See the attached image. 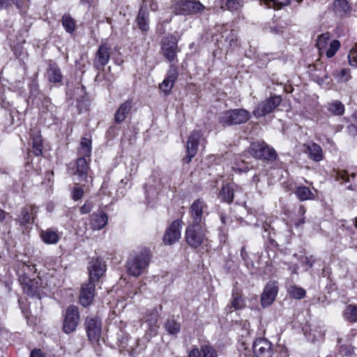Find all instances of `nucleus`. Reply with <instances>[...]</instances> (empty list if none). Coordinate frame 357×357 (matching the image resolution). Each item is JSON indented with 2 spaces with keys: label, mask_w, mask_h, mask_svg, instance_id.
<instances>
[{
  "label": "nucleus",
  "mask_w": 357,
  "mask_h": 357,
  "mask_svg": "<svg viewBox=\"0 0 357 357\" xmlns=\"http://www.w3.org/2000/svg\"><path fill=\"white\" fill-rule=\"evenodd\" d=\"M150 255L148 250H144L130 257L127 261V269L130 275L138 277L149 266Z\"/></svg>",
  "instance_id": "1"
},
{
  "label": "nucleus",
  "mask_w": 357,
  "mask_h": 357,
  "mask_svg": "<svg viewBox=\"0 0 357 357\" xmlns=\"http://www.w3.org/2000/svg\"><path fill=\"white\" fill-rule=\"evenodd\" d=\"M250 118V112L244 109H229L222 112L218 121L224 126L239 125L247 122Z\"/></svg>",
  "instance_id": "2"
},
{
  "label": "nucleus",
  "mask_w": 357,
  "mask_h": 357,
  "mask_svg": "<svg viewBox=\"0 0 357 357\" xmlns=\"http://www.w3.org/2000/svg\"><path fill=\"white\" fill-rule=\"evenodd\" d=\"M172 10L175 15H197L206 9V7L197 0H179L172 5Z\"/></svg>",
  "instance_id": "3"
},
{
  "label": "nucleus",
  "mask_w": 357,
  "mask_h": 357,
  "mask_svg": "<svg viewBox=\"0 0 357 357\" xmlns=\"http://www.w3.org/2000/svg\"><path fill=\"white\" fill-rule=\"evenodd\" d=\"M208 206L202 199L195 200L190 207L188 225H205V218L208 215Z\"/></svg>",
  "instance_id": "4"
},
{
  "label": "nucleus",
  "mask_w": 357,
  "mask_h": 357,
  "mask_svg": "<svg viewBox=\"0 0 357 357\" xmlns=\"http://www.w3.org/2000/svg\"><path fill=\"white\" fill-rule=\"evenodd\" d=\"M205 225H188L185 234L186 243L192 248H197L206 241Z\"/></svg>",
  "instance_id": "5"
},
{
  "label": "nucleus",
  "mask_w": 357,
  "mask_h": 357,
  "mask_svg": "<svg viewBox=\"0 0 357 357\" xmlns=\"http://www.w3.org/2000/svg\"><path fill=\"white\" fill-rule=\"evenodd\" d=\"M249 149L250 153L257 159L273 160L277 156L275 150L264 141H257L251 143Z\"/></svg>",
  "instance_id": "6"
},
{
  "label": "nucleus",
  "mask_w": 357,
  "mask_h": 357,
  "mask_svg": "<svg viewBox=\"0 0 357 357\" xmlns=\"http://www.w3.org/2000/svg\"><path fill=\"white\" fill-rule=\"evenodd\" d=\"M281 102L282 98L280 96H272L261 101L252 111V114L256 118L265 116L273 112Z\"/></svg>",
  "instance_id": "7"
},
{
  "label": "nucleus",
  "mask_w": 357,
  "mask_h": 357,
  "mask_svg": "<svg viewBox=\"0 0 357 357\" xmlns=\"http://www.w3.org/2000/svg\"><path fill=\"white\" fill-rule=\"evenodd\" d=\"M149 8L153 11H155L158 9V4L155 0H142V6L137 18L138 26L142 31H146L149 28Z\"/></svg>",
  "instance_id": "8"
},
{
  "label": "nucleus",
  "mask_w": 357,
  "mask_h": 357,
  "mask_svg": "<svg viewBox=\"0 0 357 357\" xmlns=\"http://www.w3.org/2000/svg\"><path fill=\"white\" fill-rule=\"evenodd\" d=\"M202 141H204L202 131L195 130L190 132L187 142V155L183 158L185 162L189 163L196 155L198 146Z\"/></svg>",
  "instance_id": "9"
},
{
  "label": "nucleus",
  "mask_w": 357,
  "mask_h": 357,
  "mask_svg": "<svg viewBox=\"0 0 357 357\" xmlns=\"http://www.w3.org/2000/svg\"><path fill=\"white\" fill-rule=\"evenodd\" d=\"M79 321V313L78 307L75 305H70L66 312L63 331L66 334H70L75 331Z\"/></svg>",
  "instance_id": "10"
},
{
  "label": "nucleus",
  "mask_w": 357,
  "mask_h": 357,
  "mask_svg": "<svg viewBox=\"0 0 357 357\" xmlns=\"http://www.w3.org/2000/svg\"><path fill=\"white\" fill-rule=\"evenodd\" d=\"M252 349L256 357H272L273 354L271 342L264 338L257 339L253 344Z\"/></svg>",
  "instance_id": "11"
},
{
  "label": "nucleus",
  "mask_w": 357,
  "mask_h": 357,
  "mask_svg": "<svg viewBox=\"0 0 357 357\" xmlns=\"http://www.w3.org/2000/svg\"><path fill=\"white\" fill-rule=\"evenodd\" d=\"M88 270L89 275V281L94 283L104 275L106 271V265L101 259H92L89 264Z\"/></svg>",
  "instance_id": "12"
},
{
  "label": "nucleus",
  "mask_w": 357,
  "mask_h": 357,
  "mask_svg": "<svg viewBox=\"0 0 357 357\" xmlns=\"http://www.w3.org/2000/svg\"><path fill=\"white\" fill-rule=\"evenodd\" d=\"M111 55V47L107 44L100 45L93 59V66L97 70L103 68L109 62Z\"/></svg>",
  "instance_id": "13"
},
{
  "label": "nucleus",
  "mask_w": 357,
  "mask_h": 357,
  "mask_svg": "<svg viewBox=\"0 0 357 357\" xmlns=\"http://www.w3.org/2000/svg\"><path fill=\"white\" fill-rule=\"evenodd\" d=\"M162 51L164 56L168 61H174L176 57L178 51L176 38L172 36L165 38L162 41Z\"/></svg>",
  "instance_id": "14"
},
{
  "label": "nucleus",
  "mask_w": 357,
  "mask_h": 357,
  "mask_svg": "<svg viewBox=\"0 0 357 357\" xmlns=\"http://www.w3.org/2000/svg\"><path fill=\"white\" fill-rule=\"evenodd\" d=\"M88 337L91 342H98L101 334V322L98 318L87 317L85 322Z\"/></svg>",
  "instance_id": "15"
},
{
  "label": "nucleus",
  "mask_w": 357,
  "mask_h": 357,
  "mask_svg": "<svg viewBox=\"0 0 357 357\" xmlns=\"http://www.w3.org/2000/svg\"><path fill=\"white\" fill-rule=\"evenodd\" d=\"M181 238V223L179 220H174L166 230L163 242L165 245H172Z\"/></svg>",
  "instance_id": "16"
},
{
  "label": "nucleus",
  "mask_w": 357,
  "mask_h": 357,
  "mask_svg": "<svg viewBox=\"0 0 357 357\" xmlns=\"http://www.w3.org/2000/svg\"><path fill=\"white\" fill-rule=\"evenodd\" d=\"M278 286L275 282H268L264 287L261 297V303L263 307L271 305L278 294Z\"/></svg>",
  "instance_id": "17"
},
{
  "label": "nucleus",
  "mask_w": 357,
  "mask_h": 357,
  "mask_svg": "<svg viewBox=\"0 0 357 357\" xmlns=\"http://www.w3.org/2000/svg\"><path fill=\"white\" fill-rule=\"evenodd\" d=\"M178 72L177 67L174 65H171L168 70L167 77L160 84V89L165 93V95L169 94L176 80L178 78Z\"/></svg>",
  "instance_id": "18"
},
{
  "label": "nucleus",
  "mask_w": 357,
  "mask_h": 357,
  "mask_svg": "<svg viewBox=\"0 0 357 357\" xmlns=\"http://www.w3.org/2000/svg\"><path fill=\"white\" fill-rule=\"evenodd\" d=\"M95 284L93 282L89 281L84 284L80 290L79 302L84 307L90 305L94 298Z\"/></svg>",
  "instance_id": "19"
},
{
  "label": "nucleus",
  "mask_w": 357,
  "mask_h": 357,
  "mask_svg": "<svg viewBox=\"0 0 357 357\" xmlns=\"http://www.w3.org/2000/svg\"><path fill=\"white\" fill-rule=\"evenodd\" d=\"M303 146L304 147V153L307 155L310 160L318 162L324 159L323 150L319 144L310 142L304 144Z\"/></svg>",
  "instance_id": "20"
},
{
  "label": "nucleus",
  "mask_w": 357,
  "mask_h": 357,
  "mask_svg": "<svg viewBox=\"0 0 357 357\" xmlns=\"http://www.w3.org/2000/svg\"><path fill=\"white\" fill-rule=\"evenodd\" d=\"M108 217L102 211L94 212L90 216V226L93 230H100L107 225Z\"/></svg>",
  "instance_id": "21"
},
{
  "label": "nucleus",
  "mask_w": 357,
  "mask_h": 357,
  "mask_svg": "<svg viewBox=\"0 0 357 357\" xmlns=\"http://www.w3.org/2000/svg\"><path fill=\"white\" fill-rule=\"evenodd\" d=\"M37 213V208L35 206H26L22 208L20 215L16 219V222L22 225H26L33 220Z\"/></svg>",
  "instance_id": "22"
},
{
  "label": "nucleus",
  "mask_w": 357,
  "mask_h": 357,
  "mask_svg": "<svg viewBox=\"0 0 357 357\" xmlns=\"http://www.w3.org/2000/svg\"><path fill=\"white\" fill-rule=\"evenodd\" d=\"M132 106V100H127L122 103L114 114V121L116 123H122L130 113Z\"/></svg>",
  "instance_id": "23"
},
{
  "label": "nucleus",
  "mask_w": 357,
  "mask_h": 357,
  "mask_svg": "<svg viewBox=\"0 0 357 357\" xmlns=\"http://www.w3.org/2000/svg\"><path fill=\"white\" fill-rule=\"evenodd\" d=\"M146 322L148 325V329L146 331L145 335L146 337H151L157 335L158 329L159 328L158 325V314L155 312H153L150 314Z\"/></svg>",
  "instance_id": "24"
},
{
  "label": "nucleus",
  "mask_w": 357,
  "mask_h": 357,
  "mask_svg": "<svg viewBox=\"0 0 357 357\" xmlns=\"http://www.w3.org/2000/svg\"><path fill=\"white\" fill-rule=\"evenodd\" d=\"M47 74L48 79L51 82L59 83L62 80L63 76L61 70L55 63H50Z\"/></svg>",
  "instance_id": "25"
},
{
  "label": "nucleus",
  "mask_w": 357,
  "mask_h": 357,
  "mask_svg": "<svg viewBox=\"0 0 357 357\" xmlns=\"http://www.w3.org/2000/svg\"><path fill=\"white\" fill-rule=\"evenodd\" d=\"M89 170V165L86 158L84 157H79L77 160V172L76 174L80 178V181H84L87 178V172Z\"/></svg>",
  "instance_id": "26"
},
{
  "label": "nucleus",
  "mask_w": 357,
  "mask_h": 357,
  "mask_svg": "<svg viewBox=\"0 0 357 357\" xmlns=\"http://www.w3.org/2000/svg\"><path fill=\"white\" fill-rule=\"evenodd\" d=\"M40 237L46 244H56L59 241V234L52 229H47L40 232Z\"/></svg>",
  "instance_id": "27"
},
{
  "label": "nucleus",
  "mask_w": 357,
  "mask_h": 357,
  "mask_svg": "<svg viewBox=\"0 0 357 357\" xmlns=\"http://www.w3.org/2000/svg\"><path fill=\"white\" fill-rule=\"evenodd\" d=\"M31 139H32V150L33 153L35 155L39 156L43 153V140L40 134H38V131L36 132V134L31 133Z\"/></svg>",
  "instance_id": "28"
},
{
  "label": "nucleus",
  "mask_w": 357,
  "mask_h": 357,
  "mask_svg": "<svg viewBox=\"0 0 357 357\" xmlns=\"http://www.w3.org/2000/svg\"><path fill=\"white\" fill-rule=\"evenodd\" d=\"M245 305V301L241 296L233 294L232 300L231 301L230 304L227 306L226 310L228 313H231L234 310H238L243 308Z\"/></svg>",
  "instance_id": "29"
},
{
  "label": "nucleus",
  "mask_w": 357,
  "mask_h": 357,
  "mask_svg": "<svg viewBox=\"0 0 357 357\" xmlns=\"http://www.w3.org/2000/svg\"><path fill=\"white\" fill-rule=\"evenodd\" d=\"M23 290L25 294L30 296H36L38 294L39 287L38 282L29 279L23 284Z\"/></svg>",
  "instance_id": "30"
},
{
  "label": "nucleus",
  "mask_w": 357,
  "mask_h": 357,
  "mask_svg": "<svg viewBox=\"0 0 357 357\" xmlns=\"http://www.w3.org/2000/svg\"><path fill=\"white\" fill-rule=\"evenodd\" d=\"M295 194L300 201H305L314 199V195L305 186H299L296 188Z\"/></svg>",
  "instance_id": "31"
},
{
  "label": "nucleus",
  "mask_w": 357,
  "mask_h": 357,
  "mask_svg": "<svg viewBox=\"0 0 357 357\" xmlns=\"http://www.w3.org/2000/svg\"><path fill=\"white\" fill-rule=\"evenodd\" d=\"M167 332L172 335H177L181 330V324L174 318H169L165 324Z\"/></svg>",
  "instance_id": "32"
},
{
  "label": "nucleus",
  "mask_w": 357,
  "mask_h": 357,
  "mask_svg": "<svg viewBox=\"0 0 357 357\" xmlns=\"http://www.w3.org/2000/svg\"><path fill=\"white\" fill-rule=\"evenodd\" d=\"M261 4L265 5L268 8L280 9L289 5L290 0H260Z\"/></svg>",
  "instance_id": "33"
},
{
  "label": "nucleus",
  "mask_w": 357,
  "mask_h": 357,
  "mask_svg": "<svg viewBox=\"0 0 357 357\" xmlns=\"http://www.w3.org/2000/svg\"><path fill=\"white\" fill-rule=\"evenodd\" d=\"M330 39L331 36L328 32L322 33L318 36L316 45L319 50L320 54H322L323 52L326 50Z\"/></svg>",
  "instance_id": "34"
},
{
  "label": "nucleus",
  "mask_w": 357,
  "mask_h": 357,
  "mask_svg": "<svg viewBox=\"0 0 357 357\" xmlns=\"http://www.w3.org/2000/svg\"><path fill=\"white\" fill-rule=\"evenodd\" d=\"M333 75L337 82H346L351 78L350 70L347 68L335 70Z\"/></svg>",
  "instance_id": "35"
},
{
  "label": "nucleus",
  "mask_w": 357,
  "mask_h": 357,
  "mask_svg": "<svg viewBox=\"0 0 357 357\" xmlns=\"http://www.w3.org/2000/svg\"><path fill=\"white\" fill-rule=\"evenodd\" d=\"M222 199L227 203H231L234 199V189L231 185L222 186L220 194Z\"/></svg>",
  "instance_id": "36"
},
{
  "label": "nucleus",
  "mask_w": 357,
  "mask_h": 357,
  "mask_svg": "<svg viewBox=\"0 0 357 357\" xmlns=\"http://www.w3.org/2000/svg\"><path fill=\"white\" fill-rule=\"evenodd\" d=\"M328 110L334 115L341 116L344 112V105L337 100L328 103Z\"/></svg>",
  "instance_id": "37"
},
{
  "label": "nucleus",
  "mask_w": 357,
  "mask_h": 357,
  "mask_svg": "<svg viewBox=\"0 0 357 357\" xmlns=\"http://www.w3.org/2000/svg\"><path fill=\"white\" fill-rule=\"evenodd\" d=\"M287 291L289 295L295 299H301L306 295V291L304 289L296 285L290 286Z\"/></svg>",
  "instance_id": "38"
},
{
  "label": "nucleus",
  "mask_w": 357,
  "mask_h": 357,
  "mask_svg": "<svg viewBox=\"0 0 357 357\" xmlns=\"http://www.w3.org/2000/svg\"><path fill=\"white\" fill-rule=\"evenodd\" d=\"M334 10L340 15L345 14L349 10V6L346 0H335Z\"/></svg>",
  "instance_id": "39"
},
{
  "label": "nucleus",
  "mask_w": 357,
  "mask_h": 357,
  "mask_svg": "<svg viewBox=\"0 0 357 357\" xmlns=\"http://www.w3.org/2000/svg\"><path fill=\"white\" fill-rule=\"evenodd\" d=\"M345 318L351 322L357 321V307L349 305L347 307L344 311Z\"/></svg>",
  "instance_id": "40"
},
{
  "label": "nucleus",
  "mask_w": 357,
  "mask_h": 357,
  "mask_svg": "<svg viewBox=\"0 0 357 357\" xmlns=\"http://www.w3.org/2000/svg\"><path fill=\"white\" fill-rule=\"evenodd\" d=\"M62 24L68 33H72L75 30V21L69 15L66 14L63 16Z\"/></svg>",
  "instance_id": "41"
},
{
  "label": "nucleus",
  "mask_w": 357,
  "mask_h": 357,
  "mask_svg": "<svg viewBox=\"0 0 357 357\" xmlns=\"http://www.w3.org/2000/svg\"><path fill=\"white\" fill-rule=\"evenodd\" d=\"M225 6L230 11L238 10L243 7V0H227Z\"/></svg>",
  "instance_id": "42"
},
{
  "label": "nucleus",
  "mask_w": 357,
  "mask_h": 357,
  "mask_svg": "<svg viewBox=\"0 0 357 357\" xmlns=\"http://www.w3.org/2000/svg\"><path fill=\"white\" fill-rule=\"evenodd\" d=\"M340 47V43L337 40H333L330 43L329 47L326 51L327 58L333 57Z\"/></svg>",
  "instance_id": "43"
},
{
  "label": "nucleus",
  "mask_w": 357,
  "mask_h": 357,
  "mask_svg": "<svg viewBox=\"0 0 357 357\" xmlns=\"http://www.w3.org/2000/svg\"><path fill=\"white\" fill-rule=\"evenodd\" d=\"M201 351L202 357H218L215 349L210 345H202Z\"/></svg>",
  "instance_id": "44"
},
{
  "label": "nucleus",
  "mask_w": 357,
  "mask_h": 357,
  "mask_svg": "<svg viewBox=\"0 0 357 357\" xmlns=\"http://www.w3.org/2000/svg\"><path fill=\"white\" fill-rule=\"evenodd\" d=\"M15 5L18 9H22L23 2L21 0H0V8H6L11 5Z\"/></svg>",
  "instance_id": "45"
},
{
  "label": "nucleus",
  "mask_w": 357,
  "mask_h": 357,
  "mask_svg": "<svg viewBox=\"0 0 357 357\" xmlns=\"http://www.w3.org/2000/svg\"><path fill=\"white\" fill-rule=\"evenodd\" d=\"M313 335V341L321 340L324 337L326 330L324 326H318L315 330L311 331Z\"/></svg>",
  "instance_id": "46"
},
{
  "label": "nucleus",
  "mask_w": 357,
  "mask_h": 357,
  "mask_svg": "<svg viewBox=\"0 0 357 357\" xmlns=\"http://www.w3.org/2000/svg\"><path fill=\"white\" fill-rule=\"evenodd\" d=\"M348 59L350 65L357 68V43L355 46L351 50L348 55Z\"/></svg>",
  "instance_id": "47"
},
{
  "label": "nucleus",
  "mask_w": 357,
  "mask_h": 357,
  "mask_svg": "<svg viewBox=\"0 0 357 357\" xmlns=\"http://www.w3.org/2000/svg\"><path fill=\"white\" fill-rule=\"evenodd\" d=\"M73 199L75 201L80 199L84 195V190L82 186L77 184L72 192Z\"/></svg>",
  "instance_id": "48"
},
{
  "label": "nucleus",
  "mask_w": 357,
  "mask_h": 357,
  "mask_svg": "<svg viewBox=\"0 0 357 357\" xmlns=\"http://www.w3.org/2000/svg\"><path fill=\"white\" fill-rule=\"evenodd\" d=\"M241 257L242 259L243 260L245 265L248 268H250V266H251V267L253 266V263L251 261V260L248 256V254L245 250V248L244 246H243L241 248Z\"/></svg>",
  "instance_id": "49"
},
{
  "label": "nucleus",
  "mask_w": 357,
  "mask_h": 357,
  "mask_svg": "<svg viewBox=\"0 0 357 357\" xmlns=\"http://www.w3.org/2000/svg\"><path fill=\"white\" fill-rule=\"evenodd\" d=\"M335 178L337 181L342 180L343 183L349 181V176L347 172L343 170H337L336 172Z\"/></svg>",
  "instance_id": "50"
},
{
  "label": "nucleus",
  "mask_w": 357,
  "mask_h": 357,
  "mask_svg": "<svg viewBox=\"0 0 357 357\" xmlns=\"http://www.w3.org/2000/svg\"><path fill=\"white\" fill-rule=\"evenodd\" d=\"M91 153V147H80L79 149V157L89 158Z\"/></svg>",
  "instance_id": "51"
},
{
  "label": "nucleus",
  "mask_w": 357,
  "mask_h": 357,
  "mask_svg": "<svg viewBox=\"0 0 357 357\" xmlns=\"http://www.w3.org/2000/svg\"><path fill=\"white\" fill-rule=\"evenodd\" d=\"M93 208V204L90 202H86L81 208L80 212L82 214L89 213Z\"/></svg>",
  "instance_id": "52"
},
{
  "label": "nucleus",
  "mask_w": 357,
  "mask_h": 357,
  "mask_svg": "<svg viewBox=\"0 0 357 357\" xmlns=\"http://www.w3.org/2000/svg\"><path fill=\"white\" fill-rule=\"evenodd\" d=\"M303 264L308 266L310 268L312 267L313 264L315 262V259L313 256H305L303 259Z\"/></svg>",
  "instance_id": "53"
},
{
  "label": "nucleus",
  "mask_w": 357,
  "mask_h": 357,
  "mask_svg": "<svg viewBox=\"0 0 357 357\" xmlns=\"http://www.w3.org/2000/svg\"><path fill=\"white\" fill-rule=\"evenodd\" d=\"M202 357V351L197 347L191 349L188 354V357Z\"/></svg>",
  "instance_id": "54"
},
{
  "label": "nucleus",
  "mask_w": 357,
  "mask_h": 357,
  "mask_svg": "<svg viewBox=\"0 0 357 357\" xmlns=\"http://www.w3.org/2000/svg\"><path fill=\"white\" fill-rule=\"evenodd\" d=\"M42 107L45 108L47 111H52L53 106L51 105L50 98H45L42 103Z\"/></svg>",
  "instance_id": "55"
},
{
  "label": "nucleus",
  "mask_w": 357,
  "mask_h": 357,
  "mask_svg": "<svg viewBox=\"0 0 357 357\" xmlns=\"http://www.w3.org/2000/svg\"><path fill=\"white\" fill-rule=\"evenodd\" d=\"M30 357H45L40 349H34L30 354Z\"/></svg>",
  "instance_id": "56"
},
{
  "label": "nucleus",
  "mask_w": 357,
  "mask_h": 357,
  "mask_svg": "<svg viewBox=\"0 0 357 357\" xmlns=\"http://www.w3.org/2000/svg\"><path fill=\"white\" fill-rule=\"evenodd\" d=\"M91 142L90 139L87 138H83L80 144V147H91Z\"/></svg>",
  "instance_id": "57"
},
{
  "label": "nucleus",
  "mask_w": 357,
  "mask_h": 357,
  "mask_svg": "<svg viewBox=\"0 0 357 357\" xmlns=\"http://www.w3.org/2000/svg\"><path fill=\"white\" fill-rule=\"evenodd\" d=\"M306 212V210H305V208L304 207V206L301 205L299 206V208H298V214L300 215H301L302 217H304V215Z\"/></svg>",
  "instance_id": "58"
},
{
  "label": "nucleus",
  "mask_w": 357,
  "mask_h": 357,
  "mask_svg": "<svg viewBox=\"0 0 357 357\" xmlns=\"http://www.w3.org/2000/svg\"><path fill=\"white\" fill-rule=\"evenodd\" d=\"M95 0H80L81 4H87L90 7Z\"/></svg>",
  "instance_id": "59"
},
{
  "label": "nucleus",
  "mask_w": 357,
  "mask_h": 357,
  "mask_svg": "<svg viewBox=\"0 0 357 357\" xmlns=\"http://www.w3.org/2000/svg\"><path fill=\"white\" fill-rule=\"evenodd\" d=\"M8 213L3 211V209L0 208V221H3Z\"/></svg>",
  "instance_id": "60"
},
{
  "label": "nucleus",
  "mask_w": 357,
  "mask_h": 357,
  "mask_svg": "<svg viewBox=\"0 0 357 357\" xmlns=\"http://www.w3.org/2000/svg\"><path fill=\"white\" fill-rule=\"evenodd\" d=\"M135 164L133 161H132V168L130 169V176H131L132 172L133 173H135L136 171H137V167H135Z\"/></svg>",
  "instance_id": "61"
},
{
  "label": "nucleus",
  "mask_w": 357,
  "mask_h": 357,
  "mask_svg": "<svg viewBox=\"0 0 357 357\" xmlns=\"http://www.w3.org/2000/svg\"><path fill=\"white\" fill-rule=\"evenodd\" d=\"M234 34L231 33V38L230 39V41H229V44H230L231 46L232 45V44H234V45H237L236 39V38L234 39Z\"/></svg>",
  "instance_id": "62"
},
{
  "label": "nucleus",
  "mask_w": 357,
  "mask_h": 357,
  "mask_svg": "<svg viewBox=\"0 0 357 357\" xmlns=\"http://www.w3.org/2000/svg\"><path fill=\"white\" fill-rule=\"evenodd\" d=\"M305 223V217H302L296 223L297 227L301 226Z\"/></svg>",
  "instance_id": "63"
},
{
  "label": "nucleus",
  "mask_w": 357,
  "mask_h": 357,
  "mask_svg": "<svg viewBox=\"0 0 357 357\" xmlns=\"http://www.w3.org/2000/svg\"><path fill=\"white\" fill-rule=\"evenodd\" d=\"M226 219H227V217L225 216L223 214L221 215L220 216V220H221V222L223 223V224H225L226 223Z\"/></svg>",
  "instance_id": "64"
}]
</instances>
